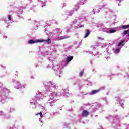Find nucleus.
<instances>
[{"instance_id":"f257e3e1","label":"nucleus","mask_w":129,"mask_h":129,"mask_svg":"<svg viewBox=\"0 0 129 129\" xmlns=\"http://www.w3.org/2000/svg\"><path fill=\"white\" fill-rule=\"evenodd\" d=\"M28 44H35V43H41V40L34 41V40H30L28 42Z\"/></svg>"},{"instance_id":"f03ea898","label":"nucleus","mask_w":129,"mask_h":129,"mask_svg":"<svg viewBox=\"0 0 129 129\" xmlns=\"http://www.w3.org/2000/svg\"><path fill=\"white\" fill-rule=\"evenodd\" d=\"M82 115L83 117H85L86 116H88L89 115V112L84 110L82 113Z\"/></svg>"},{"instance_id":"7ed1b4c3","label":"nucleus","mask_w":129,"mask_h":129,"mask_svg":"<svg viewBox=\"0 0 129 129\" xmlns=\"http://www.w3.org/2000/svg\"><path fill=\"white\" fill-rule=\"evenodd\" d=\"M73 60V56H69L67 58V63L68 64L69 62H71Z\"/></svg>"},{"instance_id":"20e7f679","label":"nucleus","mask_w":129,"mask_h":129,"mask_svg":"<svg viewBox=\"0 0 129 129\" xmlns=\"http://www.w3.org/2000/svg\"><path fill=\"white\" fill-rule=\"evenodd\" d=\"M41 42H45V43H48V44H51L52 43V40L50 38H48L47 40H40Z\"/></svg>"},{"instance_id":"39448f33","label":"nucleus","mask_w":129,"mask_h":129,"mask_svg":"<svg viewBox=\"0 0 129 129\" xmlns=\"http://www.w3.org/2000/svg\"><path fill=\"white\" fill-rule=\"evenodd\" d=\"M90 35V31L88 29L86 30V33L84 36V38H87Z\"/></svg>"},{"instance_id":"423d86ee","label":"nucleus","mask_w":129,"mask_h":129,"mask_svg":"<svg viewBox=\"0 0 129 129\" xmlns=\"http://www.w3.org/2000/svg\"><path fill=\"white\" fill-rule=\"evenodd\" d=\"M100 90H93L92 92H91V94H95L96 93H98V92H99Z\"/></svg>"},{"instance_id":"0eeeda50","label":"nucleus","mask_w":129,"mask_h":129,"mask_svg":"<svg viewBox=\"0 0 129 129\" xmlns=\"http://www.w3.org/2000/svg\"><path fill=\"white\" fill-rule=\"evenodd\" d=\"M121 28H122V29H128L129 25H122Z\"/></svg>"},{"instance_id":"6e6552de","label":"nucleus","mask_w":129,"mask_h":129,"mask_svg":"<svg viewBox=\"0 0 129 129\" xmlns=\"http://www.w3.org/2000/svg\"><path fill=\"white\" fill-rule=\"evenodd\" d=\"M123 43H124V41H120L118 45V47H120V46H121Z\"/></svg>"},{"instance_id":"1a4fd4ad","label":"nucleus","mask_w":129,"mask_h":129,"mask_svg":"<svg viewBox=\"0 0 129 129\" xmlns=\"http://www.w3.org/2000/svg\"><path fill=\"white\" fill-rule=\"evenodd\" d=\"M109 33L112 34L113 33H115V30L114 29H111L109 30Z\"/></svg>"},{"instance_id":"9d476101","label":"nucleus","mask_w":129,"mask_h":129,"mask_svg":"<svg viewBox=\"0 0 129 129\" xmlns=\"http://www.w3.org/2000/svg\"><path fill=\"white\" fill-rule=\"evenodd\" d=\"M68 38H70L69 36H63L60 38V40H64V39H68Z\"/></svg>"},{"instance_id":"9b49d317","label":"nucleus","mask_w":129,"mask_h":129,"mask_svg":"<svg viewBox=\"0 0 129 129\" xmlns=\"http://www.w3.org/2000/svg\"><path fill=\"white\" fill-rule=\"evenodd\" d=\"M39 115H40V117H41V118H42V117H43V113H42V112H40V113H38V114H37V115H39Z\"/></svg>"},{"instance_id":"f8f14e48","label":"nucleus","mask_w":129,"mask_h":129,"mask_svg":"<svg viewBox=\"0 0 129 129\" xmlns=\"http://www.w3.org/2000/svg\"><path fill=\"white\" fill-rule=\"evenodd\" d=\"M123 33L124 35H127V34H128L129 33V31L128 30L124 31Z\"/></svg>"},{"instance_id":"ddd939ff","label":"nucleus","mask_w":129,"mask_h":129,"mask_svg":"<svg viewBox=\"0 0 129 129\" xmlns=\"http://www.w3.org/2000/svg\"><path fill=\"white\" fill-rule=\"evenodd\" d=\"M8 20H9V21H12V16L11 15L8 16Z\"/></svg>"},{"instance_id":"4468645a","label":"nucleus","mask_w":129,"mask_h":129,"mask_svg":"<svg viewBox=\"0 0 129 129\" xmlns=\"http://www.w3.org/2000/svg\"><path fill=\"white\" fill-rule=\"evenodd\" d=\"M83 73H84L83 71L81 72L79 74V76L80 77L82 76V75H83Z\"/></svg>"},{"instance_id":"2eb2a0df","label":"nucleus","mask_w":129,"mask_h":129,"mask_svg":"<svg viewBox=\"0 0 129 129\" xmlns=\"http://www.w3.org/2000/svg\"><path fill=\"white\" fill-rule=\"evenodd\" d=\"M116 51L117 53H119V49H117L116 50Z\"/></svg>"},{"instance_id":"dca6fc26","label":"nucleus","mask_w":129,"mask_h":129,"mask_svg":"<svg viewBox=\"0 0 129 129\" xmlns=\"http://www.w3.org/2000/svg\"><path fill=\"white\" fill-rule=\"evenodd\" d=\"M82 27H84V25H81L79 27V28H82Z\"/></svg>"},{"instance_id":"f3484780","label":"nucleus","mask_w":129,"mask_h":129,"mask_svg":"<svg viewBox=\"0 0 129 129\" xmlns=\"http://www.w3.org/2000/svg\"><path fill=\"white\" fill-rule=\"evenodd\" d=\"M98 39H101V37H98Z\"/></svg>"}]
</instances>
